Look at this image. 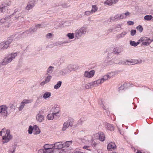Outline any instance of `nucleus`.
<instances>
[{
	"label": "nucleus",
	"instance_id": "nucleus-5",
	"mask_svg": "<svg viewBox=\"0 0 153 153\" xmlns=\"http://www.w3.org/2000/svg\"><path fill=\"white\" fill-rule=\"evenodd\" d=\"M141 62L142 60L140 59L138 60L129 59L125 60L123 64L125 65H131L141 63Z\"/></svg>",
	"mask_w": 153,
	"mask_h": 153
},
{
	"label": "nucleus",
	"instance_id": "nucleus-45",
	"mask_svg": "<svg viewBox=\"0 0 153 153\" xmlns=\"http://www.w3.org/2000/svg\"><path fill=\"white\" fill-rule=\"evenodd\" d=\"M124 14L125 16V18H126L127 17L129 16L130 14V13L128 12H127L125 13Z\"/></svg>",
	"mask_w": 153,
	"mask_h": 153
},
{
	"label": "nucleus",
	"instance_id": "nucleus-22",
	"mask_svg": "<svg viewBox=\"0 0 153 153\" xmlns=\"http://www.w3.org/2000/svg\"><path fill=\"white\" fill-rule=\"evenodd\" d=\"M105 127L108 130L111 131L114 130V126H113L112 125H106Z\"/></svg>",
	"mask_w": 153,
	"mask_h": 153
},
{
	"label": "nucleus",
	"instance_id": "nucleus-35",
	"mask_svg": "<svg viewBox=\"0 0 153 153\" xmlns=\"http://www.w3.org/2000/svg\"><path fill=\"white\" fill-rule=\"evenodd\" d=\"M137 30L139 31L141 33L142 32L143 30V28L142 26L139 25L137 26L136 27Z\"/></svg>",
	"mask_w": 153,
	"mask_h": 153
},
{
	"label": "nucleus",
	"instance_id": "nucleus-1",
	"mask_svg": "<svg viewBox=\"0 0 153 153\" xmlns=\"http://www.w3.org/2000/svg\"><path fill=\"white\" fill-rule=\"evenodd\" d=\"M140 43H142V46L149 45L153 41V40L149 38L146 37H143L139 39Z\"/></svg>",
	"mask_w": 153,
	"mask_h": 153
},
{
	"label": "nucleus",
	"instance_id": "nucleus-42",
	"mask_svg": "<svg viewBox=\"0 0 153 153\" xmlns=\"http://www.w3.org/2000/svg\"><path fill=\"white\" fill-rule=\"evenodd\" d=\"M40 131L39 128V130L37 129V130H35V131H34V132H33V134L34 135H37L39 134L40 133Z\"/></svg>",
	"mask_w": 153,
	"mask_h": 153
},
{
	"label": "nucleus",
	"instance_id": "nucleus-12",
	"mask_svg": "<svg viewBox=\"0 0 153 153\" xmlns=\"http://www.w3.org/2000/svg\"><path fill=\"white\" fill-rule=\"evenodd\" d=\"M94 71L92 70L90 72L85 71L84 74V76L86 77L90 78L92 77L94 75Z\"/></svg>",
	"mask_w": 153,
	"mask_h": 153
},
{
	"label": "nucleus",
	"instance_id": "nucleus-3",
	"mask_svg": "<svg viewBox=\"0 0 153 153\" xmlns=\"http://www.w3.org/2000/svg\"><path fill=\"white\" fill-rule=\"evenodd\" d=\"M17 55V53H11L7 57H5L3 59L2 63V65H5L10 62L12 61L13 59H14Z\"/></svg>",
	"mask_w": 153,
	"mask_h": 153
},
{
	"label": "nucleus",
	"instance_id": "nucleus-28",
	"mask_svg": "<svg viewBox=\"0 0 153 153\" xmlns=\"http://www.w3.org/2000/svg\"><path fill=\"white\" fill-rule=\"evenodd\" d=\"M32 100H24L22 101V102L25 105L26 104L32 102Z\"/></svg>",
	"mask_w": 153,
	"mask_h": 153
},
{
	"label": "nucleus",
	"instance_id": "nucleus-2",
	"mask_svg": "<svg viewBox=\"0 0 153 153\" xmlns=\"http://www.w3.org/2000/svg\"><path fill=\"white\" fill-rule=\"evenodd\" d=\"M13 136L10 134V131L9 130H6V133L2 137V143L4 144L8 142L12 138Z\"/></svg>",
	"mask_w": 153,
	"mask_h": 153
},
{
	"label": "nucleus",
	"instance_id": "nucleus-24",
	"mask_svg": "<svg viewBox=\"0 0 153 153\" xmlns=\"http://www.w3.org/2000/svg\"><path fill=\"white\" fill-rule=\"evenodd\" d=\"M152 18V16L151 15H148L145 16L144 19L146 21H150L151 20Z\"/></svg>",
	"mask_w": 153,
	"mask_h": 153
},
{
	"label": "nucleus",
	"instance_id": "nucleus-29",
	"mask_svg": "<svg viewBox=\"0 0 153 153\" xmlns=\"http://www.w3.org/2000/svg\"><path fill=\"white\" fill-rule=\"evenodd\" d=\"M51 93L49 92H46L44 94L43 97L45 99H46L51 96Z\"/></svg>",
	"mask_w": 153,
	"mask_h": 153
},
{
	"label": "nucleus",
	"instance_id": "nucleus-8",
	"mask_svg": "<svg viewBox=\"0 0 153 153\" xmlns=\"http://www.w3.org/2000/svg\"><path fill=\"white\" fill-rule=\"evenodd\" d=\"M107 148L108 150L111 151L116 149V146L114 143L111 142L108 144Z\"/></svg>",
	"mask_w": 153,
	"mask_h": 153
},
{
	"label": "nucleus",
	"instance_id": "nucleus-4",
	"mask_svg": "<svg viewBox=\"0 0 153 153\" xmlns=\"http://www.w3.org/2000/svg\"><path fill=\"white\" fill-rule=\"evenodd\" d=\"M7 109V107L5 105L0 106V114L4 118L7 117L8 114Z\"/></svg>",
	"mask_w": 153,
	"mask_h": 153
},
{
	"label": "nucleus",
	"instance_id": "nucleus-14",
	"mask_svg": "<svg viewBox=\"0 0 153 153\" xmlns=\"http://www.w3.org/2000/svg\"><path fill=\"white\" fill-rule=\"evenodd\" d=\"M117 2V1H115V0H107L104 3L105 4L111 6L113 4H116Z\"/></svg>",
	"mask_w": 153,
	"mask_h": 153
},
{
	"label": "nucleus",
	"instance_id": "nucleus-7",
	"mask_svg": "<svg viewBox=\"0 0 153 153\" xmlns=\"http://www.w3.org/2000/svg\"><path fill=\"white\" fill-rule=\"evenodd\" d=\"M85 28L82 27L76 32V36L77 37H79L83 34H85Z\"/></svg>",
	"mask_w": 153,
	"mask_h": 153
},
{
	"label": "nucleus",
	"instance_id": "nucleus-44",
	"mask_svg": "<svg viewBox=\"0 0 153 153\" xmlns=\"http://www.w3.org/2000/svg\"><path fill=\"white\" fill-rule=\"evenodd\" d=\"M136 30H132L131 31V34L132 36H134L136 33Z\"/></svg>",
	"mask_w": 153,
	"mask_h": 153
},
{
	"label": "nucleus",
	"instance_id": "nucleus-41",
	"mask_svg": "<svg viewBox=\"0 0 153 153\" xmlns=\"http://www.w3.org/2000/svg\"><path fill=\"white\" fill-rule=\"evenodd\" d=\"M70 126L71 127L72 126L71 125H63V126L62 128V130L63 131H65Z\"/></svg>",
	"mask_w": 153,
	"mask_h": 153
},
{
	"label": "nucleus",
	"instance_id": "nucleus-55",
	"mask_svg": "<svg viewBox=\"0 0 153 153\" xmlns=\"http://www.w3.org/2000/svg\"><path fill=\"white\" fill-rule=\"evenodd\" d=\"M40 26V25H36V27H37L38 26Z\"/></svg>",
	"mask_w": 153,
	"mask_h": 153
},
{
	"label": "nucleus",
	"instance_id": "nucleus-52",
	"mask_svg": "<svg viewBox=\"0 0 153 153\" xmlns=\"http://www.w3.org/2000/svg\"><path fill=\"white\" fill-rule=\"evenodd\" d=\"M4 130H5V129H4V128H3V129L2 130V131H0V136L2 134V132L3 131V132H4Z\"/></svg>",
	"mask_w": 153,
	"mask_h": 153
},
{
	"label": "nucleus",
	"instance_id": "nucleus-27",
	"mask_svg": "<svg viewBox=\"0 0 153 153\" xmlns=\"http://www.w3.org/2000/svg\"><path fill=\"white\" fill-rule=\"evenodd\" d=\"M111 20L114 21H115L116 19H120L119 15L117 14L114 17H111Z\"/></svg>",
	"mask_w": 153,
	"mask_h": 153
},
{
	"label": "nucleus",
	"instance_id": "nucleus-58",
	"mask_svg": "<svg viewBox=\"0 0 153 153\" xmlns=\"http://www.w3.org/2000/svg\"><path fill=\"white\" fill-rule=\"evenodd\" d=\"M116 153L115 152H113V153Z\"/></svg>",
	"mask_w": 153,
	"mask_h": 153
},
{
	"label": "nucleus",
	"instance_id": "nucleus-21",
	"mask_svg": "<svg viewBox=\"0 0 153 153\" xmlns=\"http://www.w3.org/2000/svg\"><path fill=\"white\" fill-rule=\"evenodd\" d=\"M93 85L92 82L88 83H87L85 86V88L87 89H88L93 87Z\"/></svg>",
	"mask_w": 153,
	"mask_h": 153
},
{
	"label": "nucleus",
	"instance_id": "nucleus-48",
	"mask_svg": "<svg viewBox=\"0 0 153 153\" xmlns=\"http://www.w3.org/2000/svg\"><path fill=\"white\" fill-rule=\"evenodd\" d=\"M116 48L114 49V53H115V54L118 53H119L120 52V51H116ZM117 51H118V50H117Z\"/></svg>",
	"mask_w": 153,
	"mask_h": 153
},
{
	"label": "nucleus",
	"instance_id": "nucleus-17",
	"mask_svg": "<svg viewBox=\"0 0 153 153\" xmlns=\"http://www.w3.org/2000/svg\"><path fill=\"white\" fill-rule=\"evenodd\" d=\"M92 82L93 84L94 87H97L99 84L103 83V81L101 79H99L97 80L94 81Z\"/></svg>",
	"mask_w": 153,
	"mask_h": 153
},
{
	"label": "nucleus",
	"instance_id": "nucleus-15",
	"mask_svg": "<svg viewBox=\"0 0 153 153\" xmlns=\"http://www.w3.org/2000/svg\"><path fill=\"white\" fill-rule=\"evenodd\" d=\"M36 118L37 120L39 122H42L44 120V116L39 113L37 115L36 117Z\"/></svg>",
	"mask_w": 153,
	"mask_h": 153
},
{
	"label": "nucleus",
	"instance_id": "nucleus-39",
	"mask_svg": "<svg viewBox=\"0 0 153 153\" xmlns=\"http://www.w3.org/2000/svg\"><path fill=\"white\" fill-rule=\"evenodd\" d=\"M53 68L54 67H53L50 66L48 69L47 71L48 73H52L53 71L52 69H53Z\"/></svg>",
	"mask_w": 153,
	"mask_h": 153
},
{
	"label": "nucleus",
	"instance_id": "nucleus-30",
	"mask_svg": "<svg viewBox=\"0 0 153 153\" xmlns=\"http://www.w3.org/2000/svg\"><path fill=\"white\" fill-rule=\"evenodd\" d=\"M62 84V82L61 81H59L57 84L54 87V88L55 89H57L59 88L61 86Z\"/></svg>",
	"mask_w": 153,
	"mask_h": 153
},
{
	"label": "nucleus",
	"instance_id": "nucleus-51",
	"mask_svg": "<svg viewBox=\"0 0 153 153\" xmlns=\"http://www.w3.org/2000/svg\"><path fill=\"white\" fill-rule=\"evenodd\" d=\"M45 83H47L45 82V81H44L43 82H41L40 83V85H44Z\"/></svg>",
	"mask_w": 153,
	"mask_h": 153
},
{
	"label": "nucleus",
	"instance_id": "nucleus-9",
	"mask_svg": "<svg viewBox=\"0 0 153 153\" xmlns=\"http://www.w3.org/2000/svg\"><path fill=\"white\" fill-rule=\"evenodd\" d=\"M64 144L62 143V142H57L55 143L53 146V148L61 150L63 147Z\"/></svg>",
	"mask_w": 153,
	"mask_h": 153
},
{
	"label": "nucleus",
	"instance_id": "nucleus-37",
	"mask_svg": "<svg viewBox=\"0 0 153 153\" xmlns=\"http://www.w3.org/2000/svg\"><path fill=\"white\" fill-rule=\"evenodd\" d=\"M51 77H52L51 76H48L45 79V82L47 83L48 82H49L50 81Z\"/></svg>",
	"mask_w": 153,
	"mask_h": 153
},
{
	"label": "nucleus",
	"instance_id": "nucleus-57",
	"mask_svg": "<svg viewBox=\"0 0 153 153\" xmlns=\"http://www.w3.org/2000/svg\"><path fill=\"white\" fill-rule=\"evenodd\" d=\"M121 126H122V127L123 126V125H121Z\"/></svg>",
	"mask_w": 153,
	"mask_h": 153
},
{
	"label": "nucleus",
	"instance_id": "nucleus-26",
	"mask_svg": "<svg viewBox=\"0 0 153 153\" xmlns=\"http://www.w3.org/2000/svg\"><path fill=\"white\" fill-rule=\"evenodd\" d=\"M74 122V120L72 118H69L68 120L66 122V123H64V124H65V123H66V124H72Z\"/></svg>",
	"mask_w": 153,
	"mask_h": 153
},
{
	"label": "nucleus",
	"instance_id": "nucleus-13",
	"mask_svg": "<svg viewBox=\"0 0 153 153\" xmlns=\"http://www.w3.org/2000/svg\"><path fill=\"white\" fill-rule=\"evenodd\" d=\"M51 111L53 112V114H54L56 116H57L59 112L60 111V108L59 107H53L51 109Z\"/></svg>",
	"mask_w": 153,
	"mask_h": 153
},
{
	"label": "nucleus",
	"instance_id": "nucleus-40",
	"mask_svg": "<svg viewBox=\"0 0 153 153\" xmlns=\"http://www.w3.org/2000/svg\"><path fill=\"white\" fill-rule=\"evenodd\" d=\"M92 13H93L91 10V11H86L85 13V14L86 16H89Z\"/></svg>",
	"mask_w": 153,
	"mask_h": 153
},
{
	"label": "nucleus",
	"instance_id": "nucleus-11",
	"mask_svg": "<svg viewBox=\"0 0 153 153\" xmlns=\"http://www.w3.org/2000/svg\"><path fill=\"white\" fill-rule=\"evenodd\" d=\"M39 130V127L36 125H35L33 127L32 126H30L29 127L28 129V133L30 134H31L32 133V131H33V132L35 130Z\"/></svg>",
	"mask_w": 153,
	"mask_h": 153
},
{
	"label": "nucleus",
	"instance_id": "nucleus-31",
	"mask_svg": "<svg viewBox=\"0 0 153 153\" xmlns=\"http://www.w3.org/2000/svg\"><path fill=\"white\" fill-rule=\"evenodd\" d=\"M72 141H67L64 144V146H66L67 147L69 146L72 143Z\"/></svg>",
	"mask_w": 153,
	"mask_h": 153
},
{
	"label": "nucleus",
	"instance_id": "nucleus-50",
	"mask_svg": "<svg viewBox=\"0 0 153 153\" xmlns=\"http://www.w3.org/2000/svg\"><path fill=\"white\" fill-rule=\"evenodd\" d=\"M15 149L14 148L13 150V151H12V150L9 151V153H14V152H15Z\"/></svg>",
	"mask_w": 153,
	"mask_h": 153
},
{
	"label": "nucleus",
	"instance_id": "nucleus-33",
	"mask_svg": "<svg viewBox=\"0 0 153 153\" xmlns=\"http://www.w3.org/2000/svg\"><path fill=\"white\" fill-rule=\"evenodd\" d=\"M34 5H31L30 4H27V6L25 8L27 10H29L31 9H32L33 7L34 6Z\"/></svg>",
	"mask_w": 153,
	"mask_h": 153
},
{
	"label": "nucleus",
	"instance_id": "nucleus-20",
	"mask_svg": "<svg viewBox=\"0 0 153 153\" xmlns=\"http://www.w3.org/2000/svg\"><path fill=\"white\" fill-rule=\"evenodd\" d=\"M55 115L54 114H53L52 113V114H48L47 116V118L48 120H52L54 118H56Z\"/></svg>",
	"mask_w": 153,
	"mask_h": 153
},
{
	"label": "nucleus",
	"instance_id": "nucleus-10",
	"mask_svg": "<svg viewBox=\"0 0 153 153\" xmlns=\"http://www.w3.org/2000/svg\"><path fill=\"white\" fill-rule=\"evenodd\" d=\"M53 149H41L38 151V153H52Z\"/></svg>",
	"mask_w": 153,
	"mask_h": 153
},
{
	"label": "nucleus",
	"instance_id": "nucleus-56",
	"mask_svg": "<svg viewBox=\"0 0 153 153\" xmlns=\"http://www.w3.org/2000/svg\"><path fill=\"white\" fill-rule=\"evenodd\" d=\"M117 1L118 2V1H119V0H115V1Z\"/></svg>",
	"mask_w": 153,
	"mask_h": 153
},
{
	"label": "nucleus",
	"instance_id": "nucleus-36",
	"mask_svg": "<svg viewBox=\"0 0 153 153\" xmlns=\"http://www.w3.org/2000/svg\"><path fill=\"white\" fill-rule=\"evenodd\" d=\"M109 76L108 75H107L103 76V77L101 79V80H103V82L105 80H107Z\"/></svg>",
	"mask_w": 153,
	"mask_h": 153
},
{
	"label": "nucleus",
	"instance_id": "nucleus-43",
	"mask_svg": "<svg viewBox=\"0 0 153 153\" xmlns=\"http://www.w3.org/2000/svg\"><path fill=\"white\" fill-rule=\"evenodd\" d=\"M120 19L126 18L124 13L119 15Z\"/></svg>",
	"mask_w": 153,
	"mask_h": 153
},
{
	"label": "nucleus",
	"instance_id": "nucleus-16",
	"mask_svg": "<svg viewBox=\"0 0 153 153\" xmlns=\"http://www.w3.org/2000/svg\"><path fill=\"white\" fill-rule=\"evenodd\" d=\"M99 138L101 141H103L105 139V136L104 133L102 132H100L98 133Z\"/></svg>",
	"mask_w": 153,
	"mask_h": 153
},
{
	"label": "nucleus",
	"instance_id": "nucleus-38",
	"mask_svg": "<svg viewBox=\"0 0 153 153\" xmlns=\"http://www.w3.org/2000/svg\"><path fill=\"white\" fill-rule=\"evenodd\" d=\"M67 35L70 39H72L74 38V35L73 33H68L67 34Z\"/></svg>",
	"mask_w": 153,
	"mask_h": 153
},
{
	"label": "nucleus",
	"instance_id": "nucleus-47",
	"mask_svg": "<svg viewBox=\"0 0 153 153\" xmlns=\"http://www.w3.org/2000/svg\"><path fill=\"white\" fill-rule=\"evenodd\" d=\"M10 108L14 109L15 108V106L13 104H10Z\"/></svg>",
	"mask_w": 153,
	"mask_h": 153
},
{
	"label": "nucleus",
	"instance_id": "nucleus-32",
	"mask_svg": "<svg viewBox=\"0 0 153 153\" xmlns=\"http://www.w3.org/2000/svg\"><path fill=\"white\" fill-rule=\"evenodd\" d=\"M61 151V150L53 148L52 153H60Z\"/></svg>",
	"mask_w": 153,
	"mask_h": 153
},
{
	"label": "nucleus",
	"instance_id": "nucleus-25",
	"mask_svg": "<svg viewBox=\"0 0 153 153\" xmlns=\"http://www.w3.org/2000/svg\"><path fill=\"white\" fill-rule=\"evenodd\" d=\"M92 9L91 11L93 13L95 12L98 10V7L95 5H92Z\"/></svg>",
	"mask_w": 153,
	"mask_h": 153
},
{
	"label": "nucleus",
	"instance_id": "nucleus-19",
	"mask_svg": "<svg viewBox=\"0 0 153 153\" xmlns=\"http://www.w3.org/2000/svg\"><path fill=\"white\" fill-rule=\"evenodd\" d=\"M140 43L139 40L137 42H135L134 41H130V44L131 46L135 47Z\"/></svg>",
	"mask_w": 153,
	"mask_h": 153
},
{
	"label": "nucleus",
	"instance_id": "nucleus-54",
	"mask_svg": "<svg viewBox=\"0 0 153 153\" xmlns=\"http://www.w3.org/2000/svg\"><path fill=\"white\" fill-rule=\"evenodd\" d=\"M29 30L30 31H31V30L30 29ZM36 30H34L33 31V30L32 29H31V31H36Z\"/></svg>",
	"mask_w": 153,
	"mask_h": 153
},
{
	"label": "nucleus",
	"instance_id": "nucleus-49",
	"mask_svg": "<svg viewBox=\"0 0 153 153\" xmlns=\"http://www.w3.org/2000/svg\"><path fill=\"white\" fill-rule=\"evenodd\" d=\"M52 35V34L51 33H48L46 35V37H50Z\"/></svg>",
	"mask_w": 153,
	"mask_h": 153
},
{
	"label": "nucleus",
	"instance_id": "nucleus-34",
	"mask_svg": "<svg viewBox=\"0 0 153 153\" xmlns=\"http://www.w3.org/2000/svg\"><path fill=\"white\" fill-rule=\"evenodd\" d=\"M25 105L22 102L21 103L19 107V111H21L24 108Z\"/></svg>",
	"mask_w": 153,
	"mask_h": 153
},
{
	"label": "nucleus",
	"instance_id": "nucleus-53",
	"mask_svg": "<svg viewBox=\"0 0 153 153\" xmlns=\"http://www.w3.org/2000/svg\"><path fill=\"white\" fill-rule=\"evenodd\" d=\"M88 147V146H84L83 147V148L84 149H87Z\"/></svg>",
	"mask_w": 153,
	"mask_h": 153
},
{
	"label": "nucleus",
	"instance_id": "nucleus-18",
	"mask_svg": "<svg viewBox=\"0 0 153 153\" xmlns=\"http://www.w3.org/2000/svg\"><path fill=\"white\" fill-rule=\"evenodd\" d=\"M43 148V149H53V144H46L44 146Z\"/></svg>",
	"mask_w": 153,
	"mask_h": 153
},
{
	"label": "nucleus",
	"instance_id": "nucleus-23",
	"mask_svg": "<svg viewBox=\"0 0 153 153\" xmlns=\"http://www.w3.org/2000/svg\"><path fill=\"white\" fill-rule=\"evenodd\" d=\"M6 6L5 4H2L0 6V10L1 12H3L5 11V7Z\"/></svg>",
	"mask_w": 153,
	"mask_h": 153
},
{
	"label": "nucleus",
	"instance_id": "nucleus-46",
	"mask_svg": "<svg viewBox=\"0 0 153 153\" xmlns=\"http://www.w3.org/2000/svg\"><path fill=\"white\" fill-rule=\"evenodd\" d=\"M127 24L129 25H132L134 24V22L132 21H129L127 22Z\"/></svg>",
	"mask_w": 153,
	"mask_h": 153
},
{
	"label": "nucleus",
	"instance_id": "nucleus-6",
	"mask_svg": "<svg viewBox=\"0 0 153 153\" xmlns=\"http://www.w3.org/2000/svg\"><path fill=\"white\" fill-rule=\"evenodd\" d=\"M12 42V39H9L5 42H1L0 43V49H7Z\"/></svg>",
	"mask_w": 153,
	"mask_h": 153
}]
</instances>
